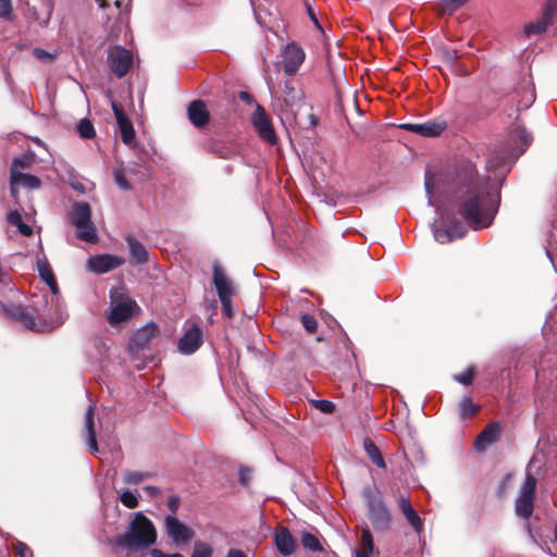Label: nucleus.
Segmentation results:
<instances>
[{
    "mask_svg": "<svg viewBox=\"0 0 557 557\" xmlns=\"http://www.w3.org/2000/svg\"><path fill=\"white\" fill-rule=\"evenodd\" d=\"M8 221L14 225L17 226L22 222V216L17 211H11L8 214Z\"/></svg>",
    "mask_w": 557,
    "mask_h": 557,
    "instance_id": "49",
    "label": "nucleus"
},
{
    "mask_svg": "<svg viewBox=\"0 0 557 557\" xmlns=\"http://www.w3.org/2000/svg\"><path fill=\"white\" fill-rule=\"evenodd\" d=\"M314 408L320 410L323 413H332L335 409V405L326 399H313L311 400Z\"/></svg>",
    "mask_w": 557,
    "mask_h": 557,
    "instance_id": "41",
    "label": "nucleus"
},
{
    "mask_svg": "<svg viewBox=\"0 0 557 557\" xmlns=\"http://www.w3.org/2000/svg\"><path fill=\"white\" fill-rule=\"evenodd\" d=\"M34 162L33 156H23L21 158H16L13 160L11 168V175H14L15 170L21 171L23 169H28Z\"/></svg>",
    "mask_w": 557,
    "mask_h": 557,
    "instance_id": "36",
    "label": "nucleus"
},
{
    "mask_svg": "<svg viewBox=\"0 0 557 557\" xmlns=\"http://www.w3.org/2000/svg\"><path fill=\"white\" fill-rule=\"evenodd\" d=\"M12 14V4L11 0H0V16L2 18L9 20Z\"/></svg>",
    "mask_w": 557,
    "mask_h": 557,
    "instance_id": "43",
    "label": "nucleus"
},
{
    "mask_svg": "<svg viewBox=\"0 0 557 557\" xmlns=\"http://www.w3.org/2000/svg\"><path fill=\"white\" fill-rule=\"evenodd\" d=\"M399 507L407 521L412 525V528L417 532H420L422 530V520L411 506L410 500L404 497L400 498Z\"/></svg>",
    "mask_w": 557,
    "mask_h": 557,
    "instance_id": "22",
    "label": "nucleus"
},
{
    "mask_svg": "<svg viewBox=\"0 0 557 557\" xmlns=\"http://www.w3.org/2000/svg\"><path fill=\"white\" fill-rule=\"evenodd\" d=\"M239 98L247 103H252L253 101L252 96L247 91H240Z\"/></svg>",
    "mask_w": 557,
    "mask_h": 557,
    "instance_id": "54",
    "label": "nucleus"
},
{
    "mask_svg": "<svg viewBox=\"0 0 557 557\" xmlns=\"http://www.w3.org/2000/svg\"><path fill=\"white\" fill-rule=\"evenodd\" d=\"M533 511V498L519 495L516 502V512L518 516L527 519Z\"/></svg>",
    "mask_w": 557,
    "mask_h": 557,
    "instance_id": "30",
    "label": "nucleus"
},
{
    "mask_svg": "<svg viewBox=\"0 0 557 557\" xmlns=\"http://www.w3.org/2000/svg\"><path fill=\"white\" fill-rule=\"evenodd\" d=\"M251 122L257 133L263 140L268 141L271 145L276 143V135L272 127L270 119L265 110L260 104H257L256 111L251 116Z\"/></svg>",
    "mask_w": 557,
    "mask_h": 557,
    "instance_id": "8",
    "label": "nucleus"
},
{
    "mask_svg": "<svg viewBox=\"0 0 557 557\" xmlns=\"http://www.w3.org/2000/svg\"><path fill=\"white\" fill-rule=\"evenodd\" d=\"M370 517L372 521L380 525L385 527L389 521V513L382 503H371Z\"/></svg>",
    "mask_w": 557,
    "mask_h": 557,
    "instance_id": "25",
    "label": "nucleus"
},
{
    "mask_svg": "<svg viewBox=\"0 0 557 557\" xmlns=\"http://www.w3.org/2000/svg\"><path fill=\"white\" fill-rule=\"evenodd\" d=\"M499 435V428L497 424L487 425L478 436L475 446L478 449H485L488 445L494 443Z\"/></svg>",
    "mask_w": 557,
    "mask_h": 557,
    "instance_id": "23",
    "label": "nucleus"
},
{
    "mask_svg": "<svg viewBox=\"0 0 557 557\" xmlns=\"http://www.w3.org/2000/svg\"><path fill=\"white\" fill-rule=\"evenodd\" d=\"M302 326L310 333L315 332L317 330V320L311 314L301 315Z\"/></svg>",
    "mask_w": 557,
    "mask_h": 557,
    "instance_id": "42",
    "label": "nucleus"
},
{
    "mask_svg": "<svg viewBox=\"0 0 557 557\" xmlns=\"http://www.w3.org/2000/svg\"><path fill=\"white\" fill-rule=\"evenodd\" d=\"M467 232V227L462 223H456L450 226L433 225V234L440 244L449 243L454 239L461 238Z\"/></svg>",
    "mask_w": 557,
    "mask_h": 557,
    "instance_id": "13",
    "label": "nucleus"
},
{
    "mask_svg": "<svg viewBox=\"0 0 557 557\" xmlns=\"http://www.w3.org/2000/svg\"><path fill=\"white\" fill-rule=\"evenodd\" d=\"M127 244L131 255L135 259L136 263H144L148 260V251L141 243L132 237H128Z\"/></svg>",
    "mask_w": 557,
    "mask_h": 557,
    "instance_id": "27",
    "label": "nucleus"
},
{
    "mask_svg": "<svg viewBox=\"0 0 557 557\" xmlns=\"http://www.w3.org/2000/svg\"><path fill=\"white\" fill-rule=\"evenodd\" d=\"M305 60L304 50L296 44H289L283 51V69L288 75L295 74Z\"/></svg>",
    "mask_w": 557,
    "mask_h": 557,
    "instance_id": "11",
    "label": "nucleus"
},
{
    "mask_svg": "<svg viewBox=\"0 0 557 557\" xmlns=\"http://www.w3.org/2000/svg\"><path fill=\"white\" fill-rule=\"evenodd\" d=\"M554 540H555V542H557V523L555 524V528H554Z\"/></svg>",
    "mask_w": 557,
    "mask_h": 557,
    "instance_id": "58",
    "label": "nucleus"
},
{
    "mask_svg": "<svg viewBox=\"0 0 557 557\" xmlns=\"http://www.w3.org/2000/svg\"><path fill=\"white\" fill-rule=\"evenodd\" d=\"M533 98H534V96H533V94L531 92V94L529 95V100L533 101Z\"/></svg>",
    "mask_w": 557,
    "mask_h": 557,
    "instance_id": "61",
    "label": "nucleus"
},
{
    "mask_svg": "<svg viewBox=\"0 0 557 557\" xmlns=\"http://www.w3.org/2000/svg\"><path fill=\"white\" fill-rule=\"evenodd\" d=\"M37 270L39 272V275L41 280L47 284L49 287V292L58 290V284L54 278L53 272L46 259H38L37 261Z\"/></svg>",
    "mask_w": 557,
    "mask_h": 557,
    "instance_id": "24",
    "label": "nucleus"
},
{
    "mask_svg": "<svg viewBox=\"0 0 557 557\" xmlns=\"http://www.w3.org/2000/svg\"><path fill=\"white\" fill-rule=\"evenodd\" d=\"M164 524L168 535L177 544L186 543L194 536L193 530L181 522L175 515L166 516Z\"/></svg>",
    "mask_w": 557,
    "mask_h": 557,
    "instance_id": "10",
    "label": "nucleus"
},
{
    "mask_svg": "<svg viewBox=\"0 0 557 557\" xmlns=\"http://www.w3.org/2000/svg\"><path fill=\"white\" fill-rule=\"evenodd\" d=\"M224 314L232 317V297L221 298Z\"/></svg>",
    "mask_w": 557,
    "mask_h": 557,
    "instance_id": "47",
    "label": "nucleus"
},
{
    "mask_svg": "<svg viewBox=\"0 0 557 557\" xmlns=\"http://www.w3.org/2000/svg\"><path fill=\"white\" fill-rule=\"evenodd\" d=\"M11 184H12V193H15V186L22 185L27 188H39L40 180L34 175L23 173L22 171L14 172V175H11Z\"/></svg>",
    "mask_w": 557,
    "mask_h": 557,
    "instance_id": "20",
    "label": "nucleus"
},
{
    "mask_svg": "<svg viewBox=\"0 0 557 557\" xmlns=\"http://www.w3.org/2000/svg\"><path fill=\"white\" fill-rule=\"evenodd\" d=\"M150 496H156L160 493L159 487L157 486H145L144 488Z\"/></svg>",
    "mask_w": 557,
    "mask_h": 557,
    "instance_id": "55",
    "label": "nucleus"
},
{
    "mask_svg": "<svg viewBox=\"0 0 557 557\" xmlns=\"http://www.w3.org/2000/svg\"><path fill=\"white\" fill-rule=\"evenodd\" d=\"M114 178H115V183L119 185L120 188H122L124 190H127L131 188L127 180L125 178V176L123 175V173L121 171H116L114 173Z\"/></svg>",
    "mask_w": 557,
    "mask_h": 557,
    "instance_id": "45",
    "label": "nucleus"
},
{
    "mask_svg": "<svg viewBox=\"0 0 557 557\" xmlns=\"http://www.w3.org/2000/svg\"><path fill=\"white\" fill-rule=\"evenodd\" d=\"M433 182H434L433 176H431L430 174H426V176H425V190H426V193L429 195H431V193H432Z\"/></svg>",
    "mask_w": 557,
    "mask_h": 557,
    "instance_id": "53",
    "label": "nucleus"
},
{
    "mask_svg": "<svg viewBox=\"0 0 557 557\" xmlns=\"http://www.w3.org/2000/svg\"><path fill=\"white\" fill-rule=\"evenodd\" d=\"M455 379L463 385H469L473 379V370L469 368L463 373L456 375Z\"/></svg>",
    "mask_w": 557,
    "mask_h": 557,
    "instance_id": "44",
    "label": "nucleus"
},
{
    "mask_svg": "<svg viewBox=\"0 0 557 557\" xmlns=\"http://www.w3.org/2000/svg\"><path fill=\"white\" fill-rule=\"evenodd\" d=\"M532 465H533V460L530 461V463L528 466L525 480H524L523 486L521 488L520 495L534 498V493H535V487H536V479L531 473Z\"/></svg>",
    "mask_w": 557,
    "mask_h": 557,
    "instance_id": "29",
    "label": "nucleus"
},
{
    "mask_svg": "<svg viewBox=\"0 0 557 557\" xmlns=\"http://www.w3.org/2000/svg\"><path fill=\"white\" fill-rule=\"evenodd\" d=\"M77 131L79 136L86 139L92 138L95 136L94 125L87 119H83L79 121L77 125Z\"/></svg>",
    "mask_w": 557,
    "mask_h": 557,
    "instance_id": "35",
    "label": "nucleus"
},
{
    "mask_svg": "<svg viewBox=\"0 0 557 557\" xmlns=\"http://www.w3.org/2000/svg\"><path fill=\"white\" fill-rule=\"evenodd\" d=\"M188 117L197 127L206 125L209 121V112L205 103L200 100L193 101L188 107Z\"/></svg>",
    "mask_w": 557,
    "mask_h": 557,
    "instance_id": "19",
    "label": "nucleus"
},
{
    "mask_svg": "<svg viewBox=\"0 0 557 557\" xmlns=\"http://www.w3.org/2000/svg\"><path fill=\"white\" fill-rule=\"evenodd\" d=\"M151 556L152 557H166V555L164 553H162L160 549H153L151 552Z\"/></svg>",
    "mask_w": 557,
    "mask_h": 557,
    "instance_id": "57",
    "label": "nucleus"
},
{
    "mask_svg": "<svg viewBox=\"0 0 557 557\" xmlns=\"http://www.w3.org/2000/svg\"><path fill=\"white\" fill-rule=\"evenodd\" d=\"M213 283L220 299L233 297L235 295V287L232 281L216 263L213 265Z\"/></svg>",
    "mask_w": 557,
    "mask_h": 557,
    "instance_id": "15",
    "label": "nucleus"
},
{
    "mask_svg": "<svg viewBox=\"0 0 557 557\" xmlns=\"http://www.w3.org/2000/svg\"><path fill=\"white\" fill-rule=\"evenodd\" d=\"M553 21L550 17L546 16L542 11L541 15L536 18L525 23L523 27V33L527 37L539 36L547 30V28L553 25Z\"/></svg>",
    "mask_w": 557,
    "mask_h": 557,
    "instance_id": "18",
    "label": "nucleus"
},
{
    "mask_svg": "<svg viewBox=\"0 0 557 557\" xmlns=\"http://www.w3.org/2000/svg\"><path fill=\"white\" fill-rule=\"evenodd\" d=\"M202 345V331L196 324H189L178 342V350L183 355H191Z\"/></svg>",
    "mask_w": 557,
    "mask_h": 557,
    "instance_id": "9",
    "label": "nucleus"
},
{
    "mask_svg": "<svg viewBox=\"0 0 557 557\" xmlns=\"http://www.w3.org/2000/svg\"><path fill=\"white\" fill-rule=\"evenodd\" d=\"M542 12L550 17L553 22L557 16V0H544L542 5Z\"/></svg>",
    "mask_w": 557,
    "mask_h": 557,
    "instance_id": "40",
    "label": "nucleus"
},
{
    "mask_svg": "<svg viewBox=\"0 0 557 557\" xmlns=\"http://www.w3.org/2000/svg\"><path fill=\"white\" fill-rule=\"evenodd\" d=\"M123 259L112 255H101L88 259V269L95 273H106L123 263Z\"/></svg>",
    "mask_w": 557,
    "mask_h": 557,
    "instance_id": "14",
    "label": "nucleus"
},
{
    "mask_svg": "<svg viewBox=\"0 0 557 557\" xmlns=\"http://www.w3.org/2000/svg\"><path fill=\"white\" fill-rule=\"evenodd\" d=\"M71 221L79 239L87 243L98 240L97 230L91 221V209L87 202H77L72 207Z\"/></svg>",
    "mask_w": 557,
    "mask_h": 557,
    "instance_id": "4",
    "label": "nucleus"
},
{
    "mask_svg": "<svg viewBox=\"0 0 557 557\" xmlns=\"http://www.w3.org/2000/svg\"><path fill=\"white\" fill-rule=\"evenodd\" d=\"M157 541V531L144 513L136 512L124 534L114 537L111 543L125 548H146Z\"/></svg>",
    "mask_w": 557,
    "mask_h": 557,
    "instance_id": "3",
    "label": "nucleus"
},
{
    "mask_svg": "<svg viewBox=\"0 0 557 557\" xmlns=\"http://www.w3.org/2000/svg\"><path fill=\"white\" fill-rule=\"evenodd\" d=\"M448 191L457 194L459 213L473 230L488 227L498 210L499 195L490 178L479 177L470 161L456 168Z\"/></svg>",
    "mask_w": 557,
    "mask_h": 557,
    "instance_id": "1",
    "label": "nucleus"
},
{
    "mask_svg": "<svg viewBox=\"0 0 557 557\" xmlns=\"http://www.w3.org/2000/svg\"><path fill=\"white\" fill-rule=\"evenodd\" d=\"M85 428L87 431V445L92 454L99 451L96 432L94 428V406H89L85 414Z\"/></svg>",
    "mask_w": 557,
    "mask_h": 557,
    "instance_id": "21",
    "label": "nucleus"
},
{
    "mask_svg": "<svg viewBox=\"0 0 557 557\" xmlns=\"http://www.w3.org/2000/svg\"><path fill=\"white\" fill-rule=\"evenodd\" d=\"M112 109L116 119V122L119 124V128L121 132V137L124 144L131 145L133 144L135 139V131L131 123V121L127 119V116L124 114L121 108H119L115 103H112Z\"/></svg>",
    "mask_w": 557,
    "mask_h": 557,
    "instance_id": "16",
    "label": "nucleus"
},
{
    "mask_svg": "<svg viewBox=\"0 0 557 557\" xmlns=\"http://www.w3.org/2000/svg\"><path fill=\"white\" fill-rule=\"evenodd\" d=\"M120 500L125 507L129 509L136 508L138 506L137 495L127 490L121 493Z\"/></svg>",
    "mask_w": 557,
    "mask_h": 557,
    "instance_id": "38",
    "label": "nucleus"
},
{
    "mask_svg": "<svg viewBox=\"0 0 557 557\" xmlns=\"http://www.w3.org/2000/svg\"><path fill=\"white\" fill-rule=\"evenodd\" d=\"M528 531H529V533H531V530H530V527H529V525H528ZM530 535H531V537H532L533 542H534V543H536V539H534V536H533L532 534H530Z\"/></svg>",
    "mask_w": 557,
    "mask_h": 557,
    "instance_id": "60",
    "label": "nucleus"
},
{
    "mask_svg": "<svg viewBox=\"0 0 557 557\" xmlns=\"http://www.w3.org/2000/svg\"><path fill=\"white\" fill-rule=\"evenodd\" d=\"M166 557H183L181 554H171V555H166Z\"/></svg>",
    "mask_w": 557,
    "mask_h": 557,
    "instance_id": "59",
    "label": "nucleus"
},
{
    "mask_svg": "<svg viewBox=\"0 0 557 557\" xmlns=\"http://www.w3.org/2000/svg\"><path fill=\"white\" fill-rule=\"evenodd\" d=\"M511 136L513 139H519L522 144V147L512 148L511 150L506 152H495V156H490L486 161V166L488 170L496 171L505 166L507 163H511L516 158H518L519 154H521L525 150V148L532 141V136L527 132V129L522 127H517L512 132Z\"/></svg>",
    "mask_w": 557,
    "mask_h": 557,
    "instance_id": "5",
    "label": "nucleus"
},
{
    "mask_svg": "<svg viewBox=\"0 0 557 557\" xmlns=\"http://www.w3.org/2000/svg\"><path fill=\"white\" fill-rule=\"evenodd\" d=\"M282 101L285 104L286 114L295 115L302 101V92L294 86L292 81L284 83Z\"/></svg>",
    "mask_w": 557,
    "mask_h": 557,
    "instance_id": "12",
    "label": "nucleus"
},
{
    "mask_svg": "<svg viewBox=\"0 0 557 557\" xmlns=\"http://www.w3.org/2000/svg\"><path fill=\"white\" fill-rule=\"evenodd\" d=\"M429 205H430V206H433L432 197H430V198H429Z\"/></svg>",
    "mask_w": 557,
    "mask_h": 557,
    "instance_id": "62",
    "label": "nucleus"
},
{
    "mask_svg": "<svg viewBox=\"0 0 557 557\" xmlns=\"http://www.w3.org/2000/svg\"><path fill=\"white\" fill-rule=\"evenodd\" d=\"M13 550L18 557H27L29 548L22 542H15L13 544Z\"/></svg>",
    "mask_w": 557,
    "mask_h": 557,
    "instance_id": "46",
    "label": "nucleus"
},
{
    "mask_svg": "<svg viewBox=\"0 0 557 557\" xmlns=\"http://www.w3.org/2000/svg\"><path fill=\"white\" fill-rule=\"evenodd\" d=\"M401 127L404 129L410 131L412 133L422 135V128H423L422 127V123H418V124H403Z\"/></svg>",
    "mask_w": 557,
    "mask_h": 557,
    "instance_id": "50",
    "label": "nucleus"
},
{
    "mask_svg": "<svg viewBox=\"0 0 557 557\" xmlns=\"http://www.w3.org/2000/svg\"><path fill=\"white\" fill-rule=\"evenodd\" d=\"M178 505H180V502H178L177 497H171L168 500V507L173 512V515L176 512Z\"/></svg>",
    "mask_w": 557,
    "mask_h": 557,
    "instance_id": "52",
    "label": "nucleus"
},
{
    "mask_svg": "<svg viewBox=\"0 0 557 557\" xmlns=\"http://www.w3.org/2000/svg\"><path fill=\"white\" fill-rule=\"evenodd\" d=\"M301 541H302V545H304L306 548H308V549H310V550H312V552H319V550H321V549H322V547H321V545H320L319 540L317 539V536H314V535H313V534H311V533H307V532H305V533L302 534V539H301Z\"/></svg>",
    "mask_w": 557,
    "mask_h": 557,
    "instance_id": "37",
    "label": "nucleus"
},
{
    "mask_svg": "<svg viewBox=\"0 0 557 557\" xmlns=\"http://www.w3.org/2000/svg\"><path fill=\"white\" fill-rule=\"evenodd\" d=\"M21 234L25 236H29L33 233V230L29 225L25 224L23 221L16 226Z\"/></svg>",
    "mask_w": 557,
    "mask_h": 557,
    "instance_id": "51",
    "label": "nucleus"
},
{
    "mask_svg": "<svg viewBox=\"0 0 557 557\" xmlns=\"http://www.w3.org/2000/svg\"><path fill=\"white\" fill-rule=\"evenodd\" d=\"M363 446H364L366 453L371 458V460L377 467L385 468L384 459H383L377 446L371 440H366Z\"/></svg>",
    "mask_w": 557,
    "mask_h": 557,
    "instance_id": "31",
    "label": "nucleus"
},
{
    "mask_svg": "<svg viewBox=\"0 0 557 557\" xmlns=\"http://www.w3.org/2000/svg\"><path fill=\"white\" fill-rule=\"evenodd\" d=\"M108 64L117 77H123L133 64L132 53L121 46H115L109 50Z\"/></svg>",
    "mask_w": 557,
    "mask_h": 557,
    "instance_id": "7",
    "label": "nucleus"
},
{
    "mask_svg": "<svg viewBox=\"0 0 557 557\" xmlns=\"http://www.w3.org/2000/svg\"><path fill=\"white\" fill-rule=\"evenodd\" d=\"M111 309L108 321L112 326H119L126 322L135 312L137 304L117 289L111 290Z\"/></svg>",
    "mask_w": 557,
    "mask_h": 557,
    "instance_id": "6",
    "label": "nucleus"
},
{
    "mask_svg": "<svg viewBox=\"0 0 557 557\" xmlns=\"http://www.w3.org/2000/svg\"><path fill=\"white\" fill-rule=\"evenodd\" d=\"M373 550L372 535L369 530H363L359 546L355 550L356 557H370Z\"/></svg>",
    "mask_w": 557,
    "mask_h": 557,
    "instance_id": "26",
    "label": "nucleus"
},
{
    "mask_svg": "<svg viewBox=\"0 0 557 557\" xmlns=\"http://www.w3.org/2000/svg\"><path fill=\"white\" fill-rule=\"evenodd\" d=\"M212 553V547L209 544L197 542L191 557H211Z\"/></svg>",
    "mask_w": 557,
    "mask_h": 557,
    "instance_id": "39",
    "label": "nucleus"
},
{
    "mask_svg": "<svg viewBox=\"0 0 557 557\" xmlns=\"http://www.w3.org/2000/svg\"><path fill=\"white\" fill-rule=\"evenodd\" d=\"M460 416L467 419L478 411V406L474 405L469 397H463L459 404Z\"/></svg>",
    "mask_w": 557,
    "mask_h": 557,
    "instance_id": "34",
    "label": "nucleus"
},
{
    "mask_svg": "<svg viewBox=\"0 0 557 557\" xmlns=\"http://www.w3.org/2000/svg\"><path fill=\"white\" fill-rule=\"evenodd\" d=\"M38 321L25 311L22 306H3V310L25 327L36 332H47L62 325L69 314L59 289L46 292L32 304Z\"/></svg>",
    "mask_w": 557,
    "mask_h": 557,
    "instance_id": "2",
    "label": "nucleus"
},
{
    "mask_svg": "<svg viewBox=\"0 0 557 557\" xmlns=\"http://www.w3.org/2000/svg\"><path fill=\"white\" fill-rule=\"evenodd\" d=\"M34 55L38 60H42V61H50L52 59V55L49 52H47L46 50H42V49H35L34 50Z\"/></svg>",
    "mask_w": 557,
    "mask_h": 557,
    "instance_id": "48",
    "label": "nucleus"
},
{
    "mask_svg": "<svg viewBox=\"0 0 557 557\" xmlns=\"http://www.w3.org/2000/svg\"><path fill=\"white\" fill-rule=\"evenodd\" d=\"M227 557H246V555L239 549H231Z\"/></svg>",
    "mask_w": 557,
    "mask_h": 557,
    "instance_id": "56",
    "label": "nucleus"
},
{
    "mask_svg": "<svg viewBox=\"0 0 557 557\" xmlns=\"http://www.w3.org/2000/svg\"><path fill=\"white\" fill-rule=\"evenodd\" d=\"M151 476L152 473L141 471H125L123 473V480L126 484H139Z\"/></svg>",
    "mask_w": 557,
    "mask_h": 557,
    "instance_id": "32",
    "label": "nucleus"
},
{
    "mask_svg": "<svg viewBox=\"0 0 557 557\" xmlns=\"http://www.w3.org/2000/svg\"><path fill=\"white\" fill-rule=\"evenodd\" d=\"M422 135L426 137H434L440 135L446 127L445 123L426 122L422 123Z\"/></svg>",
    "mask_w": 557,
    "mask_h": 557,
    "instance_id": "33",
    "label": "nucleus"
},
{
    "mask_svg": "<svg viewBox=\"0 0 557 557\" xmlns=\"http://www.w3.org/2000/svg\"><path fill=\"white\" fill-rule=\"evenodd\" d=\"M157 327L153 324H148L141 329H139L133 337V342L137 346H144L146 345L149 339L156 334Z\"/></svg>",
    "mask_w": 557,
    "mask_h": 557,
    "instance_id": "28",
    "label": "nucleus"
},
{
    "mask_svg": "<svg viewBox=\"0 0 557 557\" xmlns=\"http://www.w3.org/2000/svg\"><path fill=\"white\" fill-rule=\"evenodd\" d=\"M274 542L277 550L283 556H290L295 550L294 539L286 528H280L275 531Z\"/></svg>",
    "mask_w": 557,
    "mask_h": 557,
    "instance_id": "17",
    "label": "nucleus"
}]
</instances>
